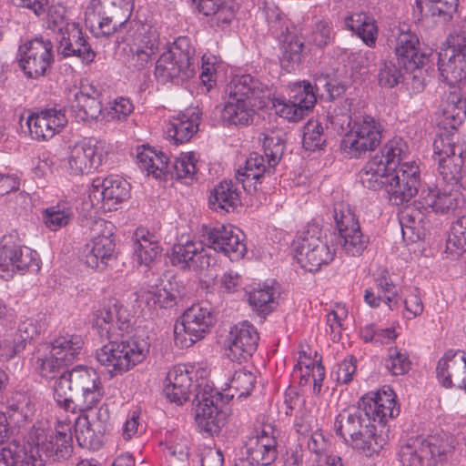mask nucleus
Here are the masks:
<instances>
[{"mask_svg": "<svg viewBox=\"0 0 466 466\" xmlns=\"http://www.w3.org/2000/svg\"><path fill=\"white\" fill-rule=\"evenodd\" d=\"M139 168L147 172V176L155 178L161 177L165 173L170 172L169 158L163 152H157L151 147L143 146V149L137 156Z\"/></svg>", "mask_w": 466, "mask_h": 466, "instance_id": "nucleus-45", "label": "nucleus"}, {"mask_svg": "<svg viewBox=\"0 0 466 466\" xmlns=\"http://www.w3.org/2000/svg\"><path fill=\"white\" fill-rule=\"evenodd\" d=\"M198 9L206 16H212L217 25L229 24L233 19V12L224 0H197Z\"/></svg>", "mask_w": 466, "mask_h": 466, "instance_id": "nucleus-51", "label": "nucleus"}, {"mask_svg": "<svg viewBox=\"0 0 466 466\" xmlns=\"http://www.w3.org/2000/svg\"><path fill=\"white\" fill-rule=\"evenodd\" d=\"M200 114L198 108H187L177 114L171 127L167 129V134L176 144L186 143L198 130Z\"/></svg>", "mask_w": 466, "mask_h": 466, "instance_id": "nucleus-33", "label": "nucleus"}, {"mask_svg": "<svg viewBox=\"0 0 466 466\" xmlns=\"http://www.w3.org/2000/svg\"><path fill=\"white\" fill-rule=\"evenodd\" d=\"M446 42L448 46L438 55V68L442 80L454 86L466 78V35L451 34Z\"/></svg>", "mask_w": 466, "mask_h": 466, "instance_id": "nucleus-14", "label": "nucleus"}, {"mask_svg": "<svg viewBox=\"0 0 466 466\" xmlns=\"http://www.w3.org/2000/svg\"><path fill=\"white\" fill-rule=\"evenodd\" d=\"M38 254L17 242L14 236H4L0 245V279L9 280L15 275L39 270Z\"/></svg>", "mask_w": 466, "mask_h": 466, "instance_id": "nucleus-12", "label": "nucleus"}, {"mask_svg": "<svg viewBox=\"0 0 466 466\" xmlns=\"http://www.w3.org/2000/svg\"><path fill=\"white\" fill-rule=\"evenodd\" d=\"M448 248L455 247L457 249H466V215L459 218L451 227V235L447 241Z\"/></svg>", "mask_w": 466, "mask_h": 466, "instance_id": "nucleus-64", "label": "nucleus"}, {"mask_svg": "<svg viewBox=\"0 0 466 466\" xmlns=\"http://www.w3.org/2000/svg\"><path fill=\"white\" fill-rule=\"evenodd\" d=\"M25 449L22 465L44 466L47 460H65L73 451L72 434L70 431H54L39 423L28 432Z\"/></svg>", "mask_w": 466, "mask_h": 466, "instance_id": "nucleus-4", "label": "nucleus"}, {"mask_svg": "<svg viewBox=\"0 0 466 466\" xmlns=\"http://www.w3.org/2000/svg\"><path fill=\"white\" fill-rule=\"evenodd\" d=\"M351 101L348 98L339 101L333 106H329L325 118V126L328 132L334 134L347 133L352 126L353 118L350 116Z\"/></svg>", "mask_w": 466, "mask_h": 466, "instance_id": "nucleus-43", "label": "nucleus"}, {"mask_svg": "<svg viewBox=\"0 0 466 466\" xmlns=\"http://www.w3.org/2000/svg\"><path fill=\"white\" fill-rule=\"evenodd\" d=\"M208 204L216 211H234L241 204L237 184L232 180L221 181L212 189Z\"/></svg>", "mask_w": 466, "mask_h": 466, "instance_id": "nucleus-34", "label": "nucleus"}, {"mask_svg": "<svg viewBox=\"0 0 466 466\" xmlns=\"http://www.w3.org/2000/svg\"><path fill=\"white\" fill-rule=\"evenodd\" d=\"M403 80L402 70L392 61H383L379 68L378 81L382 87L392 88Z\"/></svg>", "mask_w": 466, "mask_h": 466, "instance_id": "nucleus-56", "label": "nucleus"}, {"mask_svg": "<svg viewBox=\"0 0 466 466\" xmlns=\"http://www.w3.org/2000/svg\"><path fill=\"white\" fill-rule=\"evenodd\" d=\"M385 443L386 440L377 433L373 420L369 418V420L363 423V426L353 436V440H349L347 445L366 456H371L379 452Z\"/></svg>", "mask_w": 466, "mask_h": 466, "instance_id": "nucleus-35", "label": "nucleus"}, {"mask_svg": "<svg viewBox=\"0 0 466 466\" xmlns=\"http://www.w3.org/2000/svg\"><path fill=\"white\" fill-rule=\"evenodd\" d=\"M83 340L78 335H64L56 338L50 343V354L62 362V365L72 364L80 354Z\"/></svg>", "mask_w": 466, "mask_h": 466, "instance_id": "nucleus-42", "label": "nucleus"}, {"mask_svg": "<svg viewBox=\"0 0 466 466\" xmlns=\"http://www.w3.org/2000/svg\"><path fill=\"white\" fill-rule=\"evenodd\" d=\"M157 49L158 41L156 36H144L130 47L126 60L127 67L133 70H141L148 64Z\"/></svg>", "mask_w": 466, "mask_h": 466, "instance_id": "nucleus-44", "label": "nucleus"}, {"mask_svg": "<svg viewBox=\"0 0 466 466\" xmlns=\"http://www.w3.org/2000/svg\"><path fill=\"white\" fill-rule=\"evenodd\" d=\"M268 162V159H267ZM269 163L265 164V158L262 155L253 152L250 153L249 157L246 159L245 167L242 169H238L236 177L237 179L242 183L243 188L248 192L251 191V187H253V190H257V183L263 177L265 173L272 174L275 170V167H271Z\"/></svg>", "mask_w": 466, "mask_h": 466, "instance_id": "nucleus-32", "label": "nucleus"}, {"mask_svg": "<svg viewBox=\"0 0 466 466\" xmlns=\"http://www.w3.org/2000/svg\"><path fill=\"white\" fill-rule=\"evenodd\" d=\"M334 219L339 231V242L346 253L359 256L364 251L369 243L360 227L349 204L339 202L334 205Z\"/></svg>", "mask_w": 466, "mask_h": 466, "instance_id": "nucleus-16", "label": "nucleus"}, {"mask_svg": "<svg viewBox=\"0 0 466 466\" xmlns=\"http://www.w3.org/2000/svg\"><path fill=\"white\" fill-rule=\"evenodd\" d=\"M66 9L60 5H51L46 11V27L53 31H57L58 34L65 30V27L71 22L66 20Z\"/></svg>", "mask_w": 466, "mask_h": 466, "instance_id": "nucleus-62", "label": "nucleus"}, {"mask_svg": "<svg viewBox=\"0 0 466 466\" xmlns=\"http://www.w3.org/2000/svg\"><path fill=\"white\" fill-rule=\"evenodd\" d=\"M315 104L316 96L312 92L311 83L307 80L293 85L289 99L283 96L272 99L276 114L292 122L300 120Z\"/></svg>", "mask_w": 466, "mask_h": 466, "instance_id": "nucleus-20", "label": "nucleus"}, {"mask_svg": "<svg viewBox=\"0 0 466 466\" xmlns=\"http://www.w3.org/2000/svg\"><path fill=\"white\" fill-rule=\"evenodd\" d=\"M249 305L260 313H268L275 303V290L272 286H263L248 293Z\"/></svg>", "mask_w": 466, "mask_h": 466, "instance_id": "nucleus-55", "label": "nucleus"}, {"mask_svg": "<svg viewBox=\"0 0 466 466\" xmlns=\"http://www.w3.org/2000/svg\"><path fill=\"white\" fill-rule=\"evenodd\" d=\"M461 187L447 184L443 187L422 188L418 199L411 206L407 207L403 212L402 218L411 223L410 226H402L403 238H407L409 232H411V235L408 237V241L413 243L420 238V234H415L412 230L420 225L421 228H424L425 214L430 210L435 213L448 214L462 207L465 198L460 190Z\"/></svg>", "mask_w": 466, "mask_h": 466, "instance_id": "nucleus-2", "label": "nucleus"}, {"mask_svg": "<svg viewBox=\"0 0 466 466\" xmlns=\"http://www.w3.org/2000/svg\"><path fill=\"white\" fill-rule=\"evenodd\" d=\"M256 377L254 374L245 369L238 370L232 375L228 388L238 392V397L247 396L254 388Z\"/></svg>", "mask_w": 466, "mask_h": 466, "instance_id": "nucleus-57", "label": "nucleus"}, {"mask_svg": "<svg viewBox=\"0 0 466 466\" xmlns=\"http://www.w3.org/2000/svg\"><path fill=\"white\" fill-rule=\"evenodd\" d=\"M382 132L379 119L370 115L355 116L352 126L341 140L340 147L348 157H360L380 146Z\"/></svg>", "mask_w": 466, "mask_h": 466, "instance_id": "nucleus-10", "label": "nucleus"}, {"mask_svg": "<svg viewBox=\"0 0 466 466\" xmlns=\"http://www.w3.org/2000/svg\"><path fill=\"white\" fill-rule=\"evenodd\" d=\"M369 418L360 405L354 410H344L335 419L336 434L347 444L349 440H353V436L363 426V423L369 420Z\"/></svg>", "mask_w": 466, "mask_h": 466, "instance_id": "nucleus-37", "label": "nucleus"}, {"mask_svg": "<svg viewBox=\"0 0 466 466\" xmlns=\"http://www.w3.org/2000/svg\"><path fill=\"white\" fill-rule=\"evenodd\" d=\"M200 238L208 248L223 253L232 261L242 258L247 252L243 233L230 225L219 227L203 225Z\"/></svg>", "mask_w": 466, "mask_h": 466, "instance_id": "nucleus-18", "label": "nucleus"}, {"mask_svg": "<svg viewBox=\"0 0 466 466\" xmlns=\"http://www.w3.org/2000/svg\"><path fill=\"white\" fill-rule=\"evenodd\" d=\"M108 340L96 350V358L111 377L128 371L142 362L149 351L148 343L143 339Z\"/></svg>", "mask_w": 466, "mask_h": 466, "instance_id": "nucleus-8", "label": "nucleus"}, {"mask_svg": "<svg viewBox=\"0 0 466 466\" xmlns=\"http://www.w3.org/2000/svg\"><path fill=\"white\" fill-rule=\"evenodd\" d=\"M457 132H441L433 141V160L442 180L453 186L466 187V175L463 170V147L458 144Z\"/></svg>", "mask_w": 466, "mask_h": 466, "instance_id": "nucleus-6", "label": "nucleus"}, {"mask_svg": "<svg viewBox=\"0 0 466 466\" xmlns=\"http://www.w3.org/2000/svg\"><path fill=\"white\" fill-rule=\"evenodd\" d=\"M459 0H429L416 3L415 6L423 18H437L439 22H449L457 10Z\"/></svg>", "mask_w": 466, "mask_h": 466, "instance_id": "nucleus-48", "label": "nucleus"}, {"mask_svg": "<svg viewBox=\"0 0 466 466\" xmlns=\"http://www.w3.org/2000/svg\"><path fill=\"white\" fill-rule=\"evenodd\" d=\"M196 422L201 432L218 434L224 425L226 414L224 396L203 380L196 388Z\"/></svg>", "mask_w": 466, "mask_h": 466, "instance_id": "nucleus-11", "label": "nucleus"}, {"mask_svg": "<svg viewBox=\"0 0 466 466\" xmlns=\"http://www.w3.org/2000/svg\"><path fill=\"white\" fill-rule=\"evenodd\" d=\"M228 356L241 363L257 350L259 336L255 327L248 321L236 324L228 335Z\"/></svg>", "mask_w": 466, "mask_h": 466, "instance_id": "nucleus-28", "label": "nucleus"}, {"mask_svg": "<svg viewBox=\"0 0 466 466\" xmlns=\"http://www.w3.org/2000/svg\"><path fill=\"white\" fill-rule=\"evenodd\" d=\"M204 246L202 238L199 241L188 240L185 244L174 245L170 257L172 264L183 268L208 269L216 264V258Z\"/></svg>", "mask_w": 466, "mask_h": 466, "instance_id": "nucleus-29", "label": "nucleus"}, {"mask_svg": "<svg viewBox=\"0 0 466 466\" xmlns=\"http://www.w3.org/2000/svg\"><path fill=\"white\" fill-rule=\"evenodd\" d=\"M408 146L400 137H394L389 140L380 153L373 157H377L390 170L398 169L407 158Z\"/></svg>", "mask_w": 466, "mask_h": 466, "instance_id": "nucleus-49", "label": "nucleus"}, {"mask_svg": "<svg viewBox=\"0 0 466 466\" xmlns=\"http://www.w3.org/2000/svg\"><path fill=\"white\" fill-rule=\"evenodd\" d=\"M295 258L301 268L317 271L333 260L334 253L328 246L326 236L317 224H309L293 241Z\"/></svg>", "mask_w": 466, "mask_h": 466, "instance_id": "nucleus-9", "label": "nucleus"}, {"mask_svg": "<svg viewBox=\"0 0 466 466\" xmlns=\"http://www.w3.org/2000/svg\"><path fill=\"white\" fill-rule=\"evenodd\" d=\"M196 159L193 153L182 154L176 158L172 166L174 175L181 179H193L196 173Z\"/></svg>", "mask_w": 466, "mask_h": 466, "instance_id": "nucleus-59", "label": "nucleus"}, {"mask_svg": "<svg viewBox=\"0 0 466 466\" xmlns=\"http://www.w3.org/2000/svg\"><path fill=\"white\" fill-rule=\"evenodd\" d=\"M129 187L128 182L119 176L96 177L92 181L89 197L92 199H101L104 208L116 209L119 203L128 198Z\"/></svg>", "mask_w": 466, "mask_h": 466, "instance_id": "nucleus-27", "label": "nucleus"}, {"mask_svg": "<svg viewBox=\"0 0 466 466\" xmlns=\"http://www.w3.org/2000/svg\"><path fill=\"white\" fill-rule=\"evenodd\" d=\"M359 405L373 422H378L382 426L386 424L388 419L395 418L400 413L399 406L374 402L370 396H363L359 401Z\"/></svg>", "mask_w": 466, "mask_h": 466, "instance_id": "nucleus-50", "label": "nucleus"}, {"mask_svg": "<svg viewBox=\"0 0 466 466\" xmlns=\"http://www.w3.org/2000/svg\"><path fill=\"white\" fill-rule=\"evenodd\" d=\"M59 35L57 52L63 57L76 56L86 65L95 60L96 53L79 24L70 23Z\"/></svg>", "mask_w": 466, "mask_h": 466, "instance_id": "nucleus-26", "label": "nucleus"}, {"mask_svg": "<svg viewBox=\"0 0 466 466\" xmlns=\"http://www.w3.org/2000/svg\"><path fill=\"white\" fill-rule=\"evenodd\" d=\"M140 297L149 307L172 309L177 305L178 290L172 282L161 280L150 289L143 291Z\"/></svg>", "mask_w": 466, "mask_h": 466, "instance_id": "nucleus-41", "label": "nucleus"}, {"mask_svg": "<svg viewBox=\"0 0 466 466\" xmlns=\"http://www.w3.org/2000/svg\"><path fill=\"white\" fill-rule=\"evenodd\" d=\"M92 324L102 339H115L128 329L129 314L116 299H110L94 312Z\"/></svg>", "mask_w": 466, "mask_h": 466, "instance_id": "nucleus-22", "label": "nucleus"}, {"mask_svg": "<svg viewBox=\"0 0 466 466\" xmlns=\"http://www.w3.org/2000/svg\"><path fill=\"white\" fill-rule=\"evenodd\" d=\"M132 9L133 0H91L86 23L96 37H107L126 27Z\"/></svg>", "mask_w": 466, "mask_h": 466, "instance_id": "nucleus-5", "label": "nucleus"}, {"mask_svg": "<svg viewBox=\"0 0 466 466\" xmlns=\"http://www.w3.org/2000/svg\"><path fill=\"white\" fill-rule=\"evenodd\" d=\"M97 226L102 228L101 232L84 246L82 260L88 268L102 271L115 258L116 243L111 222L100 220Z\"/></svg>", "mask_w": 466, "mask_h": 466, "instance_id": "nucleus-19", "label": "nucleus"}, {"mask_svg": "<svg viewBox=\"0 0 466 466\" xmlns=\"http://www.w3.org/2000/svg\"><path fill=\"white\" fill-rule=\"evenodd\" d=\"M397 296L398 290L391 279L381 275L375 279L374 288L365 290L364 300L371 308H378L383 302L392 309L397 305Z\"/></svg>", "mask_w": 466, "mask_h": 466, "instance_id": "nucleus-38", "label": "nucleus"}, {"mask_svg": "<svg viewBox=\"0 0 466 466\" xmlns=\"http://www.w3.org/2000/svg\"><path fill=\"white\" fill-rule=\"evenodd\" d=\"M465 351L449 350L439 360L436 367L437 377L444 387L453 386L455 379L462 373L461 370L465 367Z\"/></svg>", "mask_w": 466, "mask_h": 466, "instance_id": "nucleus-39", "label": "nucleus"}, {"mask_svg": "<svg viewBox=\"0 0 466 466\" xmlns=\"http://www.w3.org/2000/svg\"><path fill=\"white\" fill-rule=\"evenodd\" d=\"M106 154L100 141H82L70 147L67 157L68 172L72 176L89 174L102 164Z\"/></svg>", "mask_w": 466, "mask_h": 466, "instance_id": "nucleus-25", "label": "nucleus"}, {"mask_svg": "<svg viewBox=\"0 0 466 466\" xmlns=\"http://www.w3.org/2000/svg\"><path fill=\"white\" fill-rule=\"evenodd\" d=\"M420 181L419 167L414 162L403 163L391 172L386 191L394 205L409 202L418 193Z\"/></svg>", "mask_w": 466, "mask_h": 466, "instance_id": "nucleus-24", "label": "nucleus"}, {"mask_svg": "<svg viewBox=\"0 0 466 466\" xmlns=\"http://www.w3.org/2000/svg\"><path fill=\"white\" fill-rule=\"evenodd\" d=\"M345 26L370 47H374L377 39V26L374 19L366 14L358 13L345 17Z\"/></svg>", "mask_w": 466, "mask_h": 466, "instance_id": "nucleus-47", "label": "nucleus"}, {"mask_svg": "<svg viewBox=\"0 0 466 466\" xmlns=\"http://www.w3.org/2000/svg\"><path fill=\"white\" fill-rule=\"evenodd\" d=\"M445 451L436 437H417L400 447L399 458L402 466H431L441 460Z\"/></svg>", "mask_w": 466, "mask_h": 466, "instance_id": "nucleus-21", "label": "nucleus"}, {"mask_svg": "<svg viewBox=\"0 0 466 466\" xmlns=\"http://www.w3.org/2000/svg\"><path fill=\"white\" fill-rule=\"evenodd\" d=\"M394 54L398 64L411 74H420L431 56V52L421 50L419 36L406 25L400 26L395 35Z\"/></svg>", "mask_w": 466, "mask_h": 466, "instance_id": "nucleus-17", "label": "nucleus"}, {"mask_svg": "<svg viewBox=\"0 0 466 466\" xmlns=\"http://www.w3.org/2000/svg\"><path fill=\"white\" fill-rule=\"evenodd\" d=\"M105 394L100 375L93 368L78 365L63 372L54 384L57 405L72 413L96 408Z\"/></svg>", "mask_w": 466, "mask_h": 466, "instance_id": "nucleus-1", "label": "nucleus"}, {"mask_svg": "<svg viewBox=\"0 0 466 466\" xmlns=\"http://www.w3.org/2000/svg\"><path fill=\"white\" fill-rule=\"evenodd\" d=\"M71 110L79 121L98 120L103 114L98 91L92 86H83L74 95V99L71 101Z\"/></svg>", "mask_w": 466, "mask_h": 466, "instance_id": "nucleus-31", "label": "nucleus"}, {"mask_svg": "<svg viewBox=\"0 0 466 466\" xmlns=\"http://www.w3.org/2000/svg\"><path fill=\"white\" fill-rule=\"evenodd\" d=\"M385 366L392 375L399 376L410 370V361L406 353L401 352L398 348L394 347L389 350Z\"/></svg>", "mask_w": 466, "mask_h": 466, "instance_id": "nucleus-58", "label": "nucleus"}, {"mask_svg": "<svg viewBox=\"0 0 466 466\" xmlns=\"http://www.w3.org/2000/svg\"><path fill=\"white\" fill-rule=\"evenodd\" d=\"M72 217V208L66 202H60L43 211L44 222L46 228L52 231H56L68 225Z\"/></svg>", "mask_w": 466, "mask_h": 466, "instance_id": "nucleus-52", "label": "nucleus"}, {"mask_svg": "<svg viewBox=\"0 0 466 466\" xmlns=\"http://www.w3.org/2000/svg\"><path fill=\"white\" fill-rule=\"evenodd\" d=\"M191 372L186 365H177L168 371L165 382L173 383L175 389L178 388L180 390H190Z\"/></svg>", "mask_w": 466, "mask_h": 466, "instance_id": "nucleus-60", "label": "nucleus"}, {"mask_svg": "<svg viewBox=\"0 0 466 466\" xmlns=\"http://www.w3.org/2000/svg\"><path fill=\"white\" fill-rule=\"evenodd\" d=\"M333 38V28L329 20L317 22L311 33L310 42L321 48L328 46Z\"/></svg>", "mask_w": 466, "mask_h": 466, "instance_id": "nucleus-61", "label": "nucleus"}, {"mask_svg": "<svg viewBox=\"0 0 466 466\" xmlns=\"http://www.w3.org/2000/svg\"><path fill=\"white\" fill-rule=\"evenodd\" d=\"M326 143L323 124L319 119L309 120L303 128L302 147L307 151L321 149Z\"/></svg>", "mask_w": 466, "mask_h": 466, "instance_id": "nucleus-53", "label": "nucleus"}, {"mask_svg": "<svg viewBox=\"0 0 466 466\" xmlns=\"http://www.w3.org/2000/svg\"><path fill=\"white\" fill-rule=\"evenodd\" d=\"M271 424L253 430L244 442L247 461L252 466L269 465L277 458V439Z\"/></svg>", "mask_w": 466, "mask_h": 466, "instance_id": "nucleus-23", "label": "nucleus"}, {"mask_svg": "<svg viewBox=\"0 0 466 466\" xmlns=\"http://www.w3.org/2000/svg\"><path fill=\"white\" fill-rule=\"evenodd\" d=\"M214 318L208 303L201 302L187 309L181 316V322L174 327L175 344L189 348L203 339L213 325Z\"/></svg>", "mask_w": 466, "mask_h": 466, "instance_id": "nucleus-13", "label": "nucleus"}, {"mask_svg": "<svg viewBox=\"0 0 466 466\" xmlns=\"http://www.w3.org/2000/svg\"><path fill=\"white\" fill-rule=\"evenodd\" d=\"M195 48L190 39L180 36L157 59L155 76L161 84L178 82L195 74Z\"/></svg>", "mask_w": 466, "mask_h": 466, "instance_id": "nucleus-7", "label": "nucleus"}, {"mask_svg": "<svg viewBox=\"0 0 466 466\" xmlns=\"http://www.w3.org/2000/svg\"><path fill=\"white\" fill-rule=\"evenodd\" d=\"M391 172L392 170L384 166L380 159L372 157L360 169V181L369 189H386Z\"/></svg>", "mask_w": 466, "mask_h": 466, "instance_id": "nucleus-40", "label": "nucleus"}, {"mask_svg": "<svg viewBox=\"0 0 466 466\" xmlns=\"http://www.w3.org/2000/svg\"><path fill=\"white\" fill-rule=\"evenodd\" d=\"M67 118L61 109L48 108L30 115L25 122L30 137L35 140H47L59 133Z\"/></svg>", "mask_w": 466, "mask_h": 466, "instance_id": "nucleus-30", "label": "nucleus"}, {"mask_svg": "<svg viewBox=\"0 0 466 466\" xmlns=\"http://www.w3.org/2000/svg\"><path fill=\"white\" fill-rule=\"evenodd\" d=\"M53 43L44 37H35L19 47V65L29 78L45 76L55 62Z\"/></svg>", "mask_w": 466, "mask_h": 466, "instance_id": "nucleus-15", "label": "nucleus"}, {"mask_svg": "<svg viewBox=\"0 0 466 466\" xmlns=\"http://www.w3.org/2000/svg\"><path fill=\"white\" fill-rule=\"evenodd\" d=\"M228 99L221 111L228 125L248 126L255 116L257 100L262 99L267 86L250 75L235 76L227 86Z\"/></svg>", "mask_w": 466, "mask_h": 466, "instance_id": "nucleus-3", "label": "nucleus"}, {"mask_svg": "<svg viewBox=\"0 0 466 466\" xmlns=\"http://www.w3.org/2000/svg\"><path fill=\"white\" fill-rule=\"evenodd\" d=\"M101 427H93L89 423V416H79L75 423V434L78 445L82 448L96 451L104 442Z\"/></svg>", "mask_w": 466, "mask_h": 466, "instance_id": "nucleus-46", "label": "nucleus"}, {"mask_svg": "<svg viewBox=\"0 0 466 466\" xmlns=\"http://www.w3.org/2000/svg\"><path fill=\"white\" fill-rule=\"evenodd\" d=\"M134 251L140 264L149 266L162 251L158 237L147 228H138L134 233Z\"/></svg>", "mask_w": 466, "mask_h": 466, "instance_id": "nucleus-36", "label": "nucleus"}, {"mask_svg": "<svg viewBox=\"0 0 466 466\" xmlns=\"http://www.w3.org/2000/svg\"><path fill=\"white\" fill-rule=\"evenodd\" d=\"M263 148L267 159H268L270 167H276L285 149V139L283 138V134L281 132L273 131L265 134L263 138Z\"/></svg>", "mask_w": 466, "mask_h": 466, "instance_id": "nucleus-54", "label": "nucleus"}, {"mask_svg": "<svg viewBox=\"0 0 466 466\" xmlns=\"http://www.w3.org/2000/svg\"><path fill=\"white\" fill-rule=\"evenodd\" d=\"M304 44L299 40H290L283 46V54L281 63L284 66L294 68L295 65H299L302 57V50Z\"/></svg>", "mask_w": 466, "mask_h": 466, "instance_id": "nucleus-63", "label": "nucleus"}]
</instances>
